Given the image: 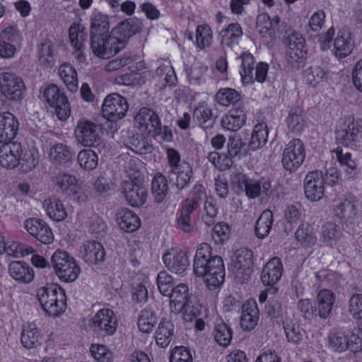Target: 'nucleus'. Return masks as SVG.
<instances>
[{
  "instance_id": "1",
  "label": "nucleus",
  "mask_w": 362,
  "mask_h": 362,
  "mask_svg": "<svg viewBox=\"0 0 362 362\" xmlns=\"http://www.w3.org/2000/svg\"><path fill=\"white\" fill-rule=\"evenodd\" d=\"M193 270L196 276L203 277L209 290L219 287L225 279V267L221 257L211 255V247L206 243H201L196 251Z\"/></svg>"
},
{
  "instance_id": "2",
  "label": "nucleus",
  "mask_w": 362,
  "mask_h": 362,
  "mask_svg": "<svg viewBox=\"0 0 362 362\" xmlns=\"http://www.w3.org/2000/svg\"><path fill=\"white\" fill-rule=\"evenodd\" d=\"M37 297L42 308L49 316H59L66 308L65 291L58 284H48L39 288Z\"/></svg>"
},
{
  "instance_id": "3",
  "label": "nucleus",
  "mask_w": 362,
  "mask_h": 362,
  "mask_svg": "<svg viewBox=\"0 0 362 362\" xmlns=\"http://www.w3.org/2000/svg\"><path fill=\"white\" fill-rule=\"evenodd\" d=\"M51 263L58 278L65 283L74 282L81 272L74 258L64 250H57L52 256Z\"/></svg>"
},
{
  "instance_id": "4",
  "label": "nucleus",
  "mask_w": 362,
  "mask_h": 362,
  "mask_svg": "<svg viewBox=\"0 0 362 362\" xmlns=\"http://www.w3.org/2000/svg\"><path fill=\"white\" fill-rule=\"evenodd\" d=\"M112 33L106 35H91L90 48L93 54L102 59H109L119 52L124 47L122 40Z\"/></svg>"
},
{
  "instance_id": "5",
  "label": "nucleus",
  "mask_w": 362,
  "mask_h": 362,
  "mask_svg": "<svg viewBox=\"0 0 362 362\" xmlns=\"http://www.w3.org/2000/svg\"><path fill=\"white\" fill-rule=\"evenodd\" d=\"M286 44L287 63L291 68L298 69L305 63L307 54L305 40L300 33L293 32L288 35Z\"/></svg>"
},
{
  "instance_id": "6",
  "label": "nucleus",
  "mask_w": 362,
  "mask_h": 362,
  "mask_svg": "<svg viewBox=\"0 0 362 362\" xmlns=\"http://www.w3.org/2000/svg\"><path fill=\"white\" fill-rule=\"evenodd\" d=\"M335 135L338 143L352 146L362 139V124L351 117L341 119Z\"/></svg>"
},
{
  "instance_id": "7",
  "label": "nucleus",
  "mask_w": 362,
  "mask_h": 362,
  "mask_svg": "<svg viewBox=\"0 0 362 362\" xmlns=\"http://www.w3.org/2000/svg\"><path fill=\"white\" fill-rule=\"evenodd\" d=\"M117 318L109 308L99 310L90 320V327L99 335L112 336L117 328Z\"/></svg>"
},
{
  "instance_id": "8",
  "label": "nucleus",
  "mask_w": 362,
  "mask_h": 362,
  "mask_svg": "<svg viewBox=\"0 0 362 362\" xmlns=\"http://www.w3.org/2000/svg\"><path fill=\"white\" fill-rule=\"evenodd\" d=\"M101 128L90 120H80L75 129L76 138L86 147H98L102 144Z\"/></svg>"
},
{
  "instance_id": "9",
  "label": "nucleus",
  "mask_w": 362,
  "mask_h": 362,
  "mask_svg": "<svg viewBox=\"0 0 362 362\" xmlns=\"http://www.w3.org/2000/svg\"><path fill=\"white\" fill-rule=\"evenodd\" d=\"M43 97L47 103L55 108L58 119L64 121L70 115L71 108L67 98L62 93L54 84L47 86L43 91Z\"/></svg>"
},
{
  "instance_id": "10",
  "label": "nucleus",
  "mask_w": 362,
  "mask_h": 362,
  "mask_svg": "<svg viewBox=\"0 0 362 362\" xmlns=\"http://www.w3.org/2000/svg\"><path fill=\"white\" fill-rule=\"evenodd\" d=\"M305 151L303 142L299 139L291 140L286 146L282 156L284 168L291 172L296 171L303 163Z\"/></svg>"
},
{
  "instance_id": "11",
  "label": "nucleus",
  "mask_w": 362,
  "mask_h": 362,
  "mask_svg": "<svg viewBox=\"0 0 362 362\" xmlns=\"http://www.w3.org/2000/svg\"><path fill=\"white\" fill-rule=\"evenodd\" d=\"M128 107V103L124 97L117 93H112L105 98L102 112L107 120L116 122L126 115Z\"/></svg>"
},
{
  "instance_id": "12",
  "label": "nucleus",
  "mask_w": 362,
  "mask_h": 362,
  "mask_svg": "<svg viewBox=\"0 0 362 362\" xmlns=\"http://www.w3.org/2000/svg\"><path fill=\"white\" fill-rule=\"evenodd\" d=\"M0 89L2 94L13 100L23 98L25 87L23 80L10 72L0 74Z\"/></svg>"
},
{
  "instance_id": "13",
  "label": "nucleus",
  "mask_w": 362,
  "mask_h": 362,
  "mask_svg": "<svg viewBox=\"0 0 362 362\" xmlns=\"http://www.w3.org/2000/svg\"><path fill=\"white\" fill-rule=\"evenodd\" d=\"M252 257V250L247 248H240L235 254L233 262L235 277L240 283H246L250 279L253 267Z\"/></svg>"
},
{
  "instance_id": "14",
  "label": "nucleus",
  "mask_w": 362,
  "mask_h": 362,
  "mask_svg": "<svg viewBox=\"0 0 362 362\" xmlns=\"http://www.w3.org/2000/svg\"><path fill=\"white\" fill-rule=\"evenodd\" d=\"M304 193L305 197L311 202L322 199L325 194V179L322 171H312L305 176Z\"/></svg>"
},
{
  "instance_id": "15",
  "label": "nucleus",
  "mask_w": 362,
  "mask_h": 362,
  "mask_svg": "<svg viewBox=\"0 0 362 362\" xmlns=\"http://www.w3.org/2000/svg\"><path fill=\"white\" fill-rule=\"evenodd\" d=\"M135 125L140 132L146 136H151L158 132L157 127L160 120L156 112L148 108H141L134 117Z\"/></svg>"
},
{
  "instance_id": "16",
  "label": "nucleus",
  "mask_w": 362,
  "mask_h": 362,
  "mask_svg": "<svg viewBox=\"0 0 362 362\" xmlns=\"http://www.w3.org/2000/svg\"><path fill=\"white\" fill-rule=\"evenodd\" d=\"M165 267L171 272L184 276L189 266V257L186 251L178 249H171L163 256Z\"/></svg>"
},
{
  "instance_id": "17",
  "label": "nucleus",
  "mask_w": 362,
  "mask_h": 362,
  "mask_svg": "<svg viewBox=\"0 0 362 362\" xmlns=\"http://www.w3.org/2000/svg\"><path fill=\"white\" fill-rule=\"evenodd\" d=\"M21 40V35L14 25L8 26L0 33V57L11 59L16 51V44Z\"/></svg>"
},
{
  "instance_id": "18",
  "label": "nucleus",
  "mask_w": 362,
  "mask_h": 362,
  "mask_svg": "<svg viewBox=\"0 0 362 362\" xmlns=\"http://www.w3.org/2000/svg\"><path fill=\"white\" fill-rule=\"evenodd\" d=\"M122 193L128 204L133 207L142 206L148 198L146 189L132 181L122 182Z\"/></svg>"
},
{
  "instance_id": "19",
  "label": "nucleus",
  "mask_w": 362,
  "mask_h": 362,
  "mask_svg": "<svg viewBox=\"0 0 362 362\" xmlns=\"http://www.w3.org/2000/svg\"><path fill=\"white\" fill-rule=\"evenodd\" d=\"M27 231L43 244H50L54 240L52 229L44 221L38 218H28L25 221Z\"/></svg>"
},
{
  "instance_id": "20",
  "label": "nucleus",
  "mask_w": 362,
  "mask_h": 362,
  "mask_svg": "<svg viewBox=\"0 0 362 362\" xmlns=\"http://www.w3.org/2000/svg\"><path fill=\"white\" fill-rule=\"evenodd\" d=\"M3 144L0 148V165L6 168H14L21 163L22 146L18 142Z\"/></svg>"
},
{
  "instance_id": "21",
  "label": "nucleus",
  "mask_w": 362,
  "mask_h": 362,
  "mask_svg": "<svg viewBox=\"0 0 362 362\" xmlns=\"http://www.w3.org/2000/svg\"><path fill=\"white\" fill-rule=\"evenodd\" d=\"M244 192L250 199L259 197L262 201H267L273 192L272 181L264 177L257 180L250 179Z\"/></svg>"
},
{
  "instance_id": "22",
  "label": "nucleus",
  "mask_w": 362,
  "mask_h": 362,
  "mask_svg": "<svg viewBox=\"0 0 362 362\" xmlns=\"http://www.w3.org/2000/svg\"><path fill=\"white\" fill-rule=\"evenodd\" d=\"M334 212L344 223H352L360 214V203L355 198L344 199L334 206Z\"/></svg>"
},
{
  "instance_id": "23",
  "label": "nucleus",
  "mask_w": 362,
  "mask_h": 362,
  "mask_svg": "<svg viewBox=\"0 0 362 362\" xmlns=\"http://www.w3.org/2000/svg\"><path fill=\"white\" fill-rule=\"evenodd\" d=\"M18 130V122L11 112L0 114V143L11 141Z\"/></svg>"
},
{
  "instance_id": "24",
  "label": "nucleus",
  "mask_w": 362,
  "mask_h": 362,
  "mask_svg": "<svg viewBox=\"0 0 362 362\" xmlns=\"http://www.w3.org/2000/svg\"><path fill=\"white\" fill-rule=\"evenodd\" d=\"M189 289L186 284H180L170 292L168 296L170 298V308L172 313L178 314L182 312L185 305L194 296L189 295Z\"/></svg>"
},
{
  "instance_id": "25",
  "label": "nucleus",
  "mask_w": 362,
  "mask_h": 362,
  "mask_svg": "<svg viewBox=\"0 0 362 362\" xmlns=\"http://www.w3.org/2000/svg\"><path fill=\"white\" fill-rule=\"evenodd\" d=\"M283 266L279 257H273L264 267L261 279L266 286H272L277 283L282 275Z\"/></svg>"
},
{
  "instance_id": "26",
  "label": "nucleus",
  "mask_w": 362,
  "mask_h": 362,
  "mask_svg": "<svg viewBox=\"0 0 362 362\" xmlns=\"http://www.w3.org/2000/svg\"><path fill=\"white\" fill-rule=\"evenodd\" d=\"M342 235L343 233L337 223L327 221L321 226L320 240L326 246L334 247L341 241Z\"/></svg>"
},
{
  "instance_id": "27",
  "label": "nucleus",
  "mask_w": 362,
  "mask_h": 362,
  "mask_svg": "<svg viewBox=\"0 0 362 362\" xmlns=\"http://www.w3.org/2000/svg\"><path fill=\"white\" fill-rule=\"evenodd\" d=\"M259 312L255 302L244 303L242 306V314L240 320L241 327L245 331H251L257 326L259 321Z\"/></svg>"
},
{
  "instance_id": "28",
  "label": "nucleus",
  "mask_w": 362,
  "mask_h": 362,
  "mask_svg": "<svg viewBox=\"0 0 362 362\" xmlns=\"http://www.w3.org/2000/svg\"><path fill=\"white\" fill-rule=\"evenodd\" d=\"M245 120L246 114L243 109L233 107L222 117L221 126L226 130L236 132L243 127Z\"/></svg>"
},
{
  "instance_id": "29",
  "label": "nucleus",
  "mask_w": 362,
  "mask_h": 362,
  "mask_svg": "<svg viewBox=\"0 0 362 362\" xmlns=\"http://www.w3.org/2000/svg\"><path fill=\"white\" fill-rule=\"evenodd\" d=\"M243 32L238 23H233L220 32L221 45L223 48L233 49L238 45Z\"/></svg>"
},
{
  "instance_id": "30",
  "label": "nucleus",
  "mask_w": 362,
  "mask_h": 362,
  "mask_svg": "<svg viewBox=\"0 0 362 362\" xmlns=\"http://www.w3.org/2000/svg\"><path fill=\"white\" fill-rule=\"evenodd\" d=\"M83 258L89 264H97L104 261L105 252L103 246L99 242L91 240L83 244Z\"/></svg>"
},
{
  "instance_id": "31",
  "label": "nucleus",
  "mask_w": 362,
  "mask_h": 362,
  "mask_svg": "<svg viewBox=\"0 0 362 362\" xmlns=\"http://www.w3.org/2000/svg\"><path fill=\"white\" fill-rule=\"evenodd\" d=\"M317 315L321 319L329 317L335 302L334 293L328 289L320 290L317 296Z\"/></svg>"
},
{
  "instance_id": "32",
  "label": "nucleus",
  "mask_w": 362,
  "mask_h": 362,
  "mask_svg": "<svg viewBox=\"0 0 362 362\" xmlns=\"http://www.w3.org/2000/svg\"><path fill=\"white\" fill-rule=\"evenodd\" d=\"M117 216L118 226L122 230L127 233L134 232L141 226L140 219L138 216L128 209H121Z\"/></svg>"
},
{
  "instance_id": "33",
  "label": "nucleus",
  "mask_w": 362,
  "mask_h": 362,
  "mask_svg": "<svg viewBox=\"0 0 362 362\" xmlns=\"http://www.w3.org/2000/svg\"><path fill=\"white\" fill-rule=\"evenodd\" d=\"M354 44L351 34L346 31H340L334 41V54L338 58H344L349 55L353 49Z\"/></svg>"
},
{
  "instance_id": "34",
  "label": "nucleus",
  "mask_w": 362,
  "mask_h": 362,
  "mask_svg": "<svg viewBox=\"0 0 362 362\" xmlns=\"http://www.w3.org/2000/svg\"><path fill=\"white\" fill-rule=\"evenodd\" d=\"M168 180L164 175L158 172L151 181V192L154 201L157 204L163 203L168 193Z\"/></svg>"
},
{
  "instance_id": "35",
  "label": "nucleus",
  "mask_w": 362,
  "mask_h": 362,
  "mask_svg": "<svg viewBox=\"0 0 362 362\" xmlns=\"http://www.w3.org/2000/svg\"><path fill=\"white\" fill-rule=\"evenodd\" d=\"M8 272L13 279L23 283H29L34 278L33 270L25 262H11L9 264Z\"/></svg>"
},
{
  "instance_id": "36",
  "label": "nucleus",
  "mask_w": 362,
  "mask_h": 362,
  "mask_svg": "<svg viewBox=\"0 0 362 362\" xmlns=\"http://www.w3.org/2000/svg\"><path fill=\"white\" fill-rule=\"evenodd\" d=\"M41 333L37 326L28 324L23 328L21 334V341L26 349L35 348L40 344Z\"/></svg>"
},
{
  "instance_id": "37",
  "label": "nucleus",
  "mask_w": 362,
  "mask_h": 362,
  "mask_svg": "<svg viewBox=\"0 0 362 362\" xmlns=\"http://www.w3.org/2000/svg\"><path fill=\"white\" fill-rule=\"evenodd\" d=\"M174 334V325L170 320H162L156 331L155 339L157 345L166 348Z\"/></svg>"
},
{
  "instance_id": "38",
  "label": "nucleus",
  "mask_w": 362,
  "mask_h": 362,
  "mask_svg": "<svg viewBox=\"0 0 362 362\" xmlns=\"http://www.w3.org/2000/svg\"><path fill=\"white\" fill-rule=\"evenodd\" d=\"M194 120L204 129H207L214 126L216 117L214 115L211 109L204 105L197 107L193 112Z\"/></svg>"
},
{
  "instance_id": "39",
  "label": "nucleus",
  "mask_w": 362,
  "mask_h": 362,
  "mask_svg": "<svg viewBox=\"0 0 362 362\" xmlns=\"http://www.w3.org/2000/svg\"><path fill=\"white\" fill-rule=\"evenodd\" d=\"M288 128L295 134H300L307 125L304 111L299 107L291 108L286 119Z\"/></svg>"
},
{
  "instance_id": "40",
  "label": "nucleus",
  "mask_w": 362,
  "mask_h": 362,
  "mask_svg": "<svg viewBox=\"0 0 362 362\" xmlns=\"http://www.w3.org/2000/svg\"><path fill=\"white\" fill-rule=\"evenodd\" d=\"M170 173L176 175L175 184L178 189H183L188 187L193 175L191 165L185 161L182 162L179 168L170 170Z\"/></svg>"
},
{
  "instance_id": "41",
  "label": "nucleus",
  "mask_w": 362,
  "mask_h": 362,
  "mask_svg": "<svg viewBox=\"0 0 362 362\" xmlns=\"http://www.w3.org/2000/svg\"><path fill=\"white\" fill-rule=\"evenodd\" d=\"M43 207L47 216L54 221H63L67 216L62 202L57 199H47L43 202Z\"/></svg>"
},
{
  "instance_id": "42",
  "label": "nucleus",
  "mask_w": 362,
  "mask_h": 362,
  "mask_svg": "<svg viewBox=\"0 0 362 362\" xmlns=\"http://www.w3.org/2000/svg\"><path fill=\"white\" fill-rule=\"evenodd\" d=\"M55 46L49 40H44L38 46V59L41 64L47 67H52L55 61Z\"/></svg>"
},
{
  "instance_id": "43",
  "label": "nucleus",
  "mask_w": 362,
  "mask_h": 362,
  "mask_svg": "<svg viewBox=\"0 0 362 362\" xmlns=\"http://www.w3.org/2000/svg\"><path fill=\"white\" fill-rule=\"evenodd\" d=\"M58 74L70 92L76 93L78 90L77 74L71 64L65 63L61 65Z\"/></svg>"
},
{
  "instance_id": "44",
  "label": "nucleus",
  "mask_w": 362,
  "mask_h": 362,
  "mask_svg": "<svg viewBox=\"0 0 362 362\" xmlns=\"http://www.w3.org/2000/svg\"><path fill=\"white\" fill-rule=\"evenodd\" d=\"M51 158L59 164H67L72 161L75 156L71 147L64 144H57L50 149Z\"/></svg>"
},
{
  "instance_id": "45",
  "label": "nucleus",
  "mask_w": 362,
  "mask_h": 362,
  "mask_svg": "<svg viewBox=\"0 0 362 362\" xmlns=\"http://www.w3.org/2000/svg\"><path fill=\"white\" fill-rule=\"evenodd\" d=\"M77 182L76 178L64 172L58 173L53 178L52 183L57 192L69 194Z\"/></svg>"
},
{
  "instance_id": "46",
  "label": "nucleus",
  "mask_w": 362,
  "mask_h": 362,
  "mask_svg": "<svg viewBox=\"0 0 362 362\" xmlns=\"http://www.w3.org/2000/svg\"><path fill=\"white\" fill-rule=\"evenodd\" d=\"M268 130L265 123H259L254 127L249 147L255 151L263 147L267 141Z\"/></svg>"
},
{
  "instance_id": "47",
  "label": "nucleus",
  "mask_w": 362,
  "mask_h": 362,
  "mask_svg": "<svg viewBox=\"0 0 362 362\" xmlns=\"http://www.w3.org/2000/svg\"><path fill=\"white\" fill-rule=\"evenodd\" d=\"M273 224V214L269 210H264L256 221L255 232L259 238L267 236Z\"/></svg>"
},
{
  "instance_id": "48",
  "label": "nucleus",
  "mask_w": 362,
  "mask_h": 362,
  "mask_svg": "<svg viewBox=\"0 0 362 362\" xmlns=\"http://www.w3.org/2000/svg\"><path fill=\"white\" fill-rule=\"evenodd\" d=\"M181 313H183V319L185 321L192 322L194 319L206 315V309L199 304L194 296L188 300Z\"/></svg>"
},
{
  "instance_id": "49",
  "label": "nucleus",
  "mask_w": 362,
  "mask_h": 362,
  "mask_svg": "<svg viewBox=\"0 0 362 362\" xmlns=\"http://www.w3.org/2000/svg\"><path fill=\"white\" fill-rule=\"evenodd\" d=\"M242 71L240 74L243 84L248 85L253 83V71L255 70L254 57L250 53L244 52L241 55Z\"/></svg>"
},
{
  "instance_id": "50",
  "label": "nucleus",
  "mask_w": 362,
  "mask_h": 362,
  "mask_svg": "<svg viewBox=\"0 0 362 362\" xmlns=\"http://www.w3.org/2000/svg\"><path fill=\"white\" fill-rule=\"evenodd\" d=\"M213 335L217 344L226 347L231 342L232 329L228 324L220 322L216 324Z\"/></svg>"
},
{
  "instance_id": "51",
  "label": "nucleus",
  "mask_w": 362,
  "mask_h": 362,
  "mask_svg": "<svg viewBox=\"0 0 362 362\" xmlns=\"http://www.w3.org/2000/svg\"><path fill=\"white\" fill-rule=\"evenodd\" d=\"M348 336L342 331L333 330L328 336L329 346L334 351L341 353L348 350Z\"/></svg>"
},
{
  "instance_id": "52",
  "label": "nucleus",
  "mask_w": 362,
  "mask_h": 362,
  "mask_svg": "<svg viewBox=\"0 0 362 362\" xmlns=\"http://www.w3.org/2000/svg\"><path fill=\"white\" fill-rule=\"evenodd\" d=\"M108 17L100 12L93 13L90 25L91 35H106L109 33Z\"/></svg>"
},
{
  "instance_id": "53",
  "label": "nucleus",
  "mask_w": 362,
  "mask_h": 362,
  "mask_svg": "<svg viewBox=\"0 0 362 362\" xmlns=\"http://www.w3.org/2000/svg\"><path fill=\"white\" fill-rule=\"evenodd\" d=\"M78 163L81 168L86 170L95 169L98 164L97 153L91 149H83L81 151L77 156Z\"/></svg>"
},
{
  "instance_id": "54",
  "label": "nucleus",
  "mask_w": 362,
  "mask_h": 362,
  "mask_svg": "<svg viewBox=\"0 0 362 362\" xmlns=\"http://www.w3.org/2000/svg\"><path fill=\"white\" fill-rule=\"evenodd\" d=\"M156 323V316L154 313L145 308L139 314L138 319V327L144 333H150Z\"/></svg>"
},
{
  "instance_id": "55",
  "label": "nucleus",
  "mask_w": 362,
  "mask_h": 362,
  "mask_svg": "<svg viewBox=\"0 0 362 362\" xmlns=\"http://www.w3.org/2000/svg\"><path fill=\"white\" fill-rule=\"evenodd\" d=\"M142 27L141 21L138 18H130L120 23L117 26V32L124 38H129L138 33Z\"/></svg>"
},
{
  "instance_id": "56",
  "label": "nucleus",
  "mask_w": 362,
  "mask_h": 362,
  "mask_svg": "<svg viewBox=\"0 0 362 362\" xmlns=\"http://www.w3.org/2000/svg\"><path fill=\"white\" fill-rule=\"evenodd\" d=\"M69 39L71 45L75 49H83L84 48V42L87 40L88 35L84 31L83 28L80 25L74 24L69 30Z\"/></svg>"
},
{
  "instance_id": "57",
  "label": "nucleus",
  "mask_w": 362,
  "mask_h": 362,
  "mask_svg": "<svg viewBox=\"0 0 362 362\" xmlns=\"http://www.w3.org/2000/svg\"><path fill=\"white\" fill-rule=\"evenodd\" d=\"M125 145L131 151L138 154L151 153L153 149L152 145L148 144L146 139L140 138L138 134L129 138Z\"/></svg>"
},
{
  "instance_id": "58",
  "label": "nucleus",
  "mask_w": 362,
  "mask_h": 362,
  "mask_svg": "<svg viewBox=\"0 0 362 362\" xmlns=\"http://www.w3.org/2000/svg\"><path fill=\"white\" fill-rule=\"evenodd\" d=\"M33 251L34 249L31 246L16 241L6 243L5 249L4 250V252H5L8 255L14 257L28 255L33 253Z\"/></svg>"
},
{
  "instance_id": "59",
  "label": "nucleus",
  "mask_w": 362,
  "mask_h": 362,
  "mask_svg": "<svg viewBox=\"0 0 362 362\" xmlns=\"http://www.w3.org/2000/svg\"><path fill=\"white\" fill-rule=\"evenodd\" d=\"M216 96L218 103L223 106L237 105L240 100V94L235 90L229 88L219 90Z\"/></svg>"
},
{
  "instance_id": "60",
  "label": "nucleus",
  "mask_w": 362,
  "mask_h": 362,
  "mask_svg": "<svg viewBox=\"0 0 362 362\" xmlns=\"http://www.w3.org/2000/svg\"><path fill=\"white\" fill-rule=\"evenodd\" d=\"M228 153L230 156L238 159L246 156L245 143L240 137L230 136L227 144Z\"/></svg>"
},
{
  "instance_id": "61",
  "label": "nucleus",
  "mask_w": 362,
  "mask_h": 362,
  "mask_svg": "<svg viewBox=\"0 0 362 362\" xmlns=\"http://www.w3.org/2000/svg\"><path fill=\"white\" fill-rule=\"evenodd\" d=\"M296 240L304 246H310L315 243L316 238L308 223L300 224L296 232Z\"/></svg>"
},
{
  "instance_id": "62",
  "label": "nucleus",
  "mask_w": 362,
  "mask_h": 362,
  "mask_svg": "<svg viewBox=\"0 0 362 362\" xmlns=\"http://www.w3.org/2000/svg\"><path fill=\"white\" fill-rule=\"evenodd\" d=\"M212 30L208 25H198L196 30L197 45L200 49L211 45L212 42Z\"/></svg>"
},
{
  "instance_id": "63",
  "label": "nucleus",
  "mask_w": 362,
  "mask_h": 362,
  "mask_svg": "<svg viewBox=\"0 0 362 362\" xmlns=\"http://www.w3.org/2000/svg\"><path fill=\"white\" fill-rule=\"evenodd\" d=\"M325 71L319 66H312L305 71V78L308 83L315 87L325 78H326Z\"/></svg>"
},
{
  "instance_id": "64",
  "label": "nucleus",
  "mask_w": 362,
  "mask_h": 362,
  "mask_svg": "<svg viewBox=\"0 0 362 362\" xmlns=\"http://www.w3.org/2000/svg\"><path fill=\"white\" fill-rule=\"evenodd\" d=\"M156 282L160 293L163 296H168L174 288L173 279L165 271L158 273Z\"/></svg>"
}]
</instances>
